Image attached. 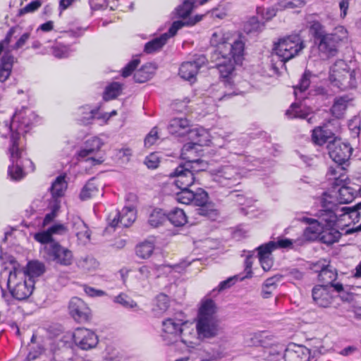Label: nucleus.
<instances>
[{
    "instance_id": "obj_1",
    "label": "nucleus",
    "mask_w": 361,
    "mask_h": 361,
    "mask_svg": "<svg viewBox=\"0 0 361 361\" xmlns=\"http://www.w3.org/2000/svg\"><path fill=\"white\" fill-rule=\"evenodd\" d=\"M180 191L176 192V200L177 202L185 204H194L197 208L195 209L196 214L207 217L211 220H215L219 216L218 209L212 202L209 201L207 192L202 189L197 188L192 191L189 188L180 189Z\"/></svg>"
},
{
    "instance_id": "obj_2",
    "label": "nucleus",
    "mask_w": 361,
    "mask_h": 361,
    "mask_svg": "<svg viewBox=\"0 0 361 361\" xmlns=\"http://www.w3.org/2000/svg\"><path fill=\"white\" fill-rule=\"evenodd\" d=\"M310 30L318 49L328 57L337 54L338 44L346 37V30L343 27H336L333 32L327 33L319 21H313Z\"/></svg>"
},
{
    "instance_id": "obj_3",
    "label": "nucleus",
    "mask_w": 361,
    "mask_h": 361,
    "mask_svg": "<svg viewBox=\"0 0 361 361\" xmlns=\"http://www.w3.org/2000/svg\"><path fill=\"white\" fill-rule=\"evenodd\" d=\"M361 78L360 69H350L342 60L337 61L330 69L331 85L341 91L355 89Z\"/></svg>"
},
{
    "instance_id": "obj_4",
    "label": "nucleus",
    "mask_w": 361,
    "mask_h": 361,
    "mask_svg": "<svg viewBox=\"0 0 361 361\" xmlns=\"http://www.w3.org/2000/svg\"><path fill=\"white\" fill-rule=\"evenodd\" d=\"M188 322L182 312L173 317H169L162 322L161 338L166 345H172L180 341L187 346L192 343L185 338V326Z\"/></svg>"
},
{
    "instance_id": "obj_5",
    "label": "nucleus",
    "mask_w": 361,
    "mask_h": 361,
    "mask_svg": "<svg viewBox=\"0 0 361 361\" xmlns=\"http://www.w3.org/2000/svg\"><path fill=\"white\" fill-rule=\"evenodd\" d=\"M35 281L26 278L23 269L14 267L8 271L7 287L13 299L23 300L28 298L34 290Z\"/></svg>"
},
{
    "instance_id": "obj_6",
    "label": "nucleus",
    "mask_w": 361,
    "mask_h": 361,
    "mask_svg": "<svg viewBox=\"0 0 361 361\" xmlns=\"http://www.w3.org/2000/svg\"><path fill=\"white\" fill-rule=\"evenodd\" d=\"M211 45L215 47L212 54V60H217L220 56H225L234 53L235 59H238L240 53H244L245 44L240 39L228 42L225 34L221 31L214 32L210 39Z\"/></svg>"
},
{
    "instance_id": "obj_7",
    "label": "nucleus",
    "mask_w": 361,
    "mask_h": 361,
    "mask_svg": "<svg viewBox=\"0 0 361 361\" xmlns=\"http://www.w3.org/2000/svg\"><path fill=\"white\" fill-rule=\"evenodd\" d=\"M304 47V42L298 35H290L274 44L272 57L276 56L284 63L297 56Z\"/></svg>"
},
{
    "instance_id": "obj_8",
    "label": "nucleus",
    "mask_w": 361,
    "mask_h": 361,
    "mask_svg": "<svg viewBox=\"0 0 361 361\" xmlns=\"http://www.w3.org/2000/svg\"><path fill=\"white\" fill-rule=\"evenodd\" d=\"M209 142L208 137H207L183 145L180 157L186 161L185 164H190L189 168L194 174L195 172L204 171L208 169L209 164L207 161L200 158L196 159L195 157L200 151L197 147L207 145Z\"/></svg>"
},
{
    "instance_id": "obj_9",
    "label": "nucleus",
    "mask_w": 361,
    "mask_h": 361,
    "mask_svg": "<svg viewBox=\"0 0 361 361\" xmlns=\"http://www.w3.org/2000/svg\"><path fill=\"white\" fill-rule=\"evenodd\" d=\"M169 132L178 137L188 135L192 142L208 137V133L203 129H191L190 121L185 118H174L168 126Z\"/></svg>"
},
{
    "instance_id": "obj_10",
    "label": "nucleus",
    "mask_w": 361,
    "mask_h": 361,
    "mask_svg": "<svg viewBox=\"0 0 361 361\" xmlns=\"http://www.w3.org/2000/svg\"><path fill=\"white\" fill-rule=\"evenodd\" d=\"M44 257L47 261L66 267L71 265L73 260L72 252L59 243H52L44 247Z\"/></svg>"
},
{
    "instance_id": "obj_11",
    "label": "nucleus",
    "mask_w": 361,
    "mask_h": 361,
    "mask_svg": "<svg viewBox=\"0 0 361 361\" xmlns=\"http://www.w3.org/2000/svg\"><path fill=\"white\" fill-rule=\"evenodd\" d=\"M329 157L334 161L342 165L345 164L352 155L353 148L348 142L339 137H334L326 146Z\"/></svg>"
},
{
    "instance_id": "obj_12",
    "label": "nucleus",
    "mask_w": 361,
    "mask_h": 361,
    "mask_svg": "<svg viewBox=\"0 0 361 361\" xmlns=\"http://www.w3.org/2000/svg\"><path fill=\"white\" fill-rule=\"evenodd\" d=\"M8 151L12 162V164L8 166V174L12 179L20 180L24 177L25 173L23 170V163L20 161L23 156V149L18 146L17 135H13L11 137V146Z\"/></svg>"
},
{
    "instance_id": "obj_13",
    "label": "nucleus",
    "mask_w": 361,
    "mask_h": 361,
    "mask_svg": "<svg viewBox=\"0 0 361 361\" xmlns=\"http://www.w3.org/2000/svg\"><path fill=\"white\" fill-rule=\"evenodd\" d=\"M239 54L238 59H235L234 53H231L228 56H220L217 60H212L216 62V67L219 72L220 77L225 79L223 82L224 85L226 83H230V76L234 71L235 64L240 63L242 61L243 53Z\"/></svg>"
},
{
    "instance_id": "obj_14",
    "label": "nucleus",
    "mask_w": 361,
    "mask_h": 361,
    "mask_svg": "<svg viewBox=\"0 0 361 361\" xmlns=\"http://www.w3.org/2000/svg\"><path fill=\"white\" fill-rule=\"evenodd\" d=\"M241 175L233 166H224L217 169L214 180L224 187H231L239 183Z\"/></svg>"
},
{
    "instance_id": "obj_15",
    "label": "nucleus",
    "mask_w": 361,
    "mask_h": 361,
    "mask_svg": "<svg viewBox=\"0 0 361 361\" xmlns=\"http://www.w3.org/2000/svg\"><path fill=\"white\" fill-rule=\"evenodd\" d=\"M73 337L75 344L84 350L95 348L99 341L98 337L94 331L85 328L76 329Z\"/></svg>"
},
{
    "instance_id": "obj_16",
    "label": "nucleus",
    "mask_w": 361,
    "mask_h": 361,
    "mask_svg": "<svg viewBox=\"0 0 361 361\" xmlns=\"http://www.w3.org/2000/svg\"><path fill=\"white\" fill-rule=\"evenodd\" d=\"M207 60L204 55L197 56L192 61H186L179 68V75L185 80L195 81L199 69L206 64Z\"/></svg>"
},
{
    "instance_id": "obj_17",
    "label": "nucleus",
    "mask_w": 361,
    "mask_h": 361,
    "mask_svg": "<svg viewBox=\"0 0 361 361\" xmlns=\"http://www.w3.org/2000/svg\"><path fill=\"white\" fill-rule=\"evenodd\" d=\"M302 221L308 224L309 226L304 230L302 235L296 239V246H302L307 242L318 239L321 231H322V226L317 223L316 219L303 217Z\"/></svg>"
},
{
    "instance_id": "obj_18",
    "label": "nucleus",
    "mask_w": 361,
    "mask_h": 361,
    "mask_svg": "<svg viewBox=\"0 0 361 361\" xmlns=\"http://www.w3.org/2000/svg\"><path fill=\"white\" fill-rule=\"evenodd\" d=\"M190 164H180L175 169L173 176L176 178L175 185L179 189L189 188L195 181V174L189 168Z\"/></svg>"
},
{
    "instance_id": "obj_19",
    "label": "nucleus",
    "mask_w": 361,
    "mask_h": 361,
    "mask_svg": "<svg viewBox=\"0 0 361 361\" xmlns=\"http://www.w3.org/2000/svg\"><path fill=\"white\" fill-rule=\"evenodd\" d=\"M196 327L199 336L204 338H214L221 329L217 319H198Z\"/></svg>"
},
{
    "instance_id": "obj_20",
    "label": "nucleus",
    "mask_w": 361,
    "mask_h": 361,
    "mask_svg": "<svg viewBox=\"0 0 361 361\" xmlns=\"http://www.w3.org/2000/svg\"><path fill=\"white\" fill-rule=\"evenodd\" d=\"M331 288L328 285H317L312 290V298L314 304L321 307H328L333 301Z\"/></svg>"
},
{
    "instance_id": "obj_21",
    "label": "nucleus",
    "mask_w": 361,
    "mask_h": 361,
    "mask_svg": "<svg viewBox=\"0 0 361 361\" xmlns=\"http://www.w3.org/2000/svg\"><path fill=\"white\" fill-rule=\"evenodd\" d=\"M322 207L324 208L319 212L318 219H316L322 228L334 227L338 220L337 214L331 209V202H327L324 198L321 200Z\"/></svg>"
},
{
    "instance_id": "obj_22",
    "label": "nucleus",
    "mask_w": 361,
    "mask_h": 361,
    "mask_svg": "<svg viewBox=\"0 0 361 361\" xmlns=\"http://www.w3.org/2000/svg\"><path fill=\"white\" fill-rule=\"evenodd\" d=\"M68 310L72 317L78 322H86L89 319L90 309L79 298H71Z\"/></svg>"
},
{
    "instance_id": "obj_23",
    "label": "nucleus",
    "mask_w": 361,
    "mask_h": 361,
    "mask_svg": "<svg viewBox=\"0 0 361 361\" xmlns=\"http://www.w3.org/2000/svg\"><path fill=\"white\" fill-rule=\"evenodd\" d=\"M30 120L27 118V109L23 107L20 110L16 111L11 118L10 125L11 130H16L13 135H17L18 140L21 133L26 132L25 128L30 125Z\"/></svg>"
},
{
    "instance_id": "obj_24",
    "label": "nucleus",
    "mask_w": 361,
    "mask_h": 361,
    "mask_svg": "<svg viewBox=\"0 0 361 361\" xmlns=\"http://www.w3.org/2000/svg\"><path fill=\"white\" fill-rule=\"evenodd\" d=\"M337 275L336 270L331 266L327 265L322 268L318 274V279L321 282L326 283L325 285H328L330 288H334L337 293H341L344 290L343 284L334 283Z\"/></svg>"
},
{
    "instance_id": "obj_25",
    "label": "nucleus",
    "mask_w": 361,
    "mask_h": 361,
    "mask_svg": "<svg viewBox=\"0 0 361 361\" xmlns=\"http://www.w3.org/2000/svg\"><path fill=\"white\" fill-rule=\"evenodd\" d=\"M310 352L303 345L289 346L285 351V361H309Z\"/></svg>"
},
{
    "instance_id": "obj_26",
    "label": "nucleus",
    "mask_w": 361,
    "mask_h": 361,
    "mask_svg": "<svg viewBox=\"0 0 361 361\" xmlns=\"http://www.w3.org/2000/svg\"><path fill=\"white\" fill-rule=\"evenodd\" d=\"M335 134L327 125L319 126L312 130V140L317 145H323L334 139Z\"/></svg>"
},
{
    "instance_id": "obj_27",
    "label": "nucleus",
    "mask_w": 361,
    "mask_h": 361,
    "mask_svg": "<svg viewBox=\"0 0 361 361\" xmlns=\"http://www.w3.org/2000/svg\"><path fill=\"white\" fill-rule=\"evenodd\" d=\"M195 361H212L219 358L218 352L209 346H202L192 353Z\"/></svg>"
},
{
    "instance_id": "obj_28",
    "label": "nucleus",
    "mask_w": 361,
    "mask_h": 361,
    "mask_svg": "<svg viewBox=\"0 0 361 361\" xmlns=\"http://www.w3.org/2000/svg\"><path fill=\"white\" fill-rule=\"evenodd\" d=\"M23 271L26 274V278L28 279L33 280L35 279L42 276L46 271V267L44 264L38 260L30 261Z\"/></svg>"
},
{
    "instance_id": "obj_29",
    "label": "nucleus",
    "mask_w": 361,
    "mask_h": 361,
    "mask_svg": "<svg viewBox=\"0 0 361 361\" xmlns=\"http://www.w3.org/2000/svg\"><path fill=\"white\" fill-rule=\"evenodd\" d=\"M157 66L153 63H147L138 69L133 75L135 82L143 83L149 80L154 74Z\"/></svg>"
},
{
    "instance_id": "obj_30",
    "label": "nucleus",
    "mask_w": 361,
    "mask_h": 361,
    "mask_svg": "<svg viewBox=\"0 0 361 361\" xmlns=\"http://www.w3.org/2000/svg\"><path fill=\"white\" fill-rule=\"evenodd\" d=\"M216 307L212 299L202 301L198 312V319H216L215 315Z\"/></svg>"
},
{
    "instance_id": "obj_31",
    "label": "nucleus",
    "mask_w": 361,
    "mask_h": 361,
    "mask_svg": "<svg viewBox=\"0 0 361 361\" xmlns=\"http://www.w3.org/2000/svg\"><path fill=\"white\" fill-rule=\"evenodd\" d=\"M14 62V57L9 53H5L1 59L0 63V82H5L10 76L13 65Z\"/></svg>"
},
{
    "instance_id": "obj_32",
    "label": "nucleus",
    "mask_w": 361,
    "mask_h": 361,
    "mask_svg": "<svg viewBox=\"0 0 361 361\" xmlns=\"http://www.w3.org/2000/svg\"><path fill=\"white\" fill-rule=\"evenodd\" d=\"M350 100L348 95L336 97L331 108V114L336 118L343 116Z\"/></svg>"
},
{
    "instance_id": "obj_33",
    "label": "nucleus",
    "mask_w": 361,
    "mask_h": 361,
    "mask_svg": "<svg viewBox=\"0 0 361 361\" xmlns=\"http://www.w3.org/2000/svg\"><path fill=\"white\" fill-rule=\"evenodd\" d=\"M341 237V233L334 227L322 228L319 239L326 245H332L337 242Z\"/></svg>"
},
{
    "instance_id": "obj_34",
    "label": "nucleus",
    "mask_w": 361,
    "mask_h": 361,
    "mask_svg": "<svg viewBox=\"0 0 361 361\" xmlns=\"http://www.w3.org/2000/svg\"><path fill=\"white\" fill-rule=\"evenodd\" d=\"M169 38L168 33H164L161 36L156 37L147 42L145 45V51L147 54H152L160 50L166 43Z\"/></svg>"
},
{
    "instance_id": "obj_35",
    "label": "nucleus",
    "mask_w": 361,
    "mask_h": 361,
    "mask_svg": "<svg viewBox=\"0 0 361 361\" xmlns=\"http://www.w3.org/2000/svg\"><path fill=\"white\" fill-rule=\"evenodd\" d=\"M166 216V220L175 226H182L187 222V216L184 211L179 208L173 209Z\"/></svg>"
},
{
    "instance_id": "obj_36",
    "label": "nucleus",
    "mask_w": 361,
    "mask_h": 361,
    "mask_svg": "<svg viewBox=\"0 0 361 361\" xmlns=\"http://www.w3.org/2000/svg\"><path fill=\"white\" fill-rule=\"evenodd\" d=\"M286 114L290 118L307 119L309 123H312V120L314 118L313 116L309 117L310 114L301 109L297 103L292 104L290 108L286 111Z\"/></svg>"
},
{
    "instance_id": "obj_37",
    "label": "nucleus",
    "mask_w": 361,
    "mask_h": 361,
    "mask_svg": "<svg viewBox=\"0 0 361 361\" xmlns=\"http://www.w3.org/2000/svg\"><path fill=\"white\" fill-rule=\"evenodd\" d=\"M121 212V226L123 227L130 226L136 219V212L133 207H125Z\"/></svg>"
},
{
    "instance_id": "obj_38",
    "label": "nucleus",
    "mask_w": 361,
    "mask_h": 361,
    "mask_svg": "<svg viewBox=\"0 0 361 361\" xmlns=\"http://www.w3.org/2000/svg\"><path fill=\"white\" fill-rule=\"evenodd\" d=\"M71 225L78 238L86 237L87 239L90 238V232L85 223L80 218H73Z\"/></svg>"
},
{
    "instance_id": "obj_39",
    "label": "nucleus",
    "mask_w": 361,
    "mask_h": 361,
    "mask_svg": "<svg viewBox=\"0 0 361 361\" xmlns=\"http://www.w3.org/2000/svg\"><path fill=\"white\" fill-rule=\"evenodd\" d=\"M169 306V297L164 293H160L156 298L155 305L152 309V312L155 316H159L167 310Z\"/></svg>"
},
{
    "instance_id": "obj_40",
    "label": "nucleus",
    "mask_w": 361,
    "mask_h": 361,
    "mask_svg": "<svg viewBox=\"0 0 361 361\" xmlns=\"http://www.w3.org/2000/svg\"><path fill=\"white\" fill-rule=\"evenodd\" d=\"M77 154L79 160L90 161L92 165L94 166L100 164L104 161L102 157H95V154L91 152V149H87L84 146L80 148Z\"/></svg>"
},
{
    "instance_id": "obj_41",
    "label": "nucleus",
    "mask_w": 361,
    "mask_h": 361,
    "mask_svg": "<svg viewBox=\"0 0 361 361\" xmlns=\"http://www.w3.org/2000/svg\"><path fill=\"white\" fill-rule=\"evenodd\" d=\"M66 187L67 183L65 180V176H58L51 187V192L53 198H57L63 196Z\"/></svg>"
},
{
    "instance_id": "obj_42",
    "label": "nucleus",
    "mask_w": 361,
    "mask_h": 361,
    "mask_svg": "<svg viewBox=\"0 0 361 361\" xmlns=\"http://www.w3.org/2000/svg\"><path fill=\"white\" fill-rule=\"evenodd\" d=\"M122 92V85L118 82H113L105 88L103 98L105 101L114 99L121 94Z\"/></svg>"
},
{
    "instance_id": "obj_43",
    "label": "nucleus",
    "mask_w": 361,
    "mask_h": 361,
    "mask_svg": "<svg viewBox=\"0 0 361 361\" xmlns=\"http://www.w3.org/2000/svg\"><path fill=\"white\" fill-rule=\"evenodd\" d=\"M98 192V188L94 183V180H90L82 188L80 194V198L82 200H87L97 195Z\"/></svg>"
},
{
    "instance_id": "obj_44",
    "label": "nucleus",
    "mask_w": 361,
    "mask_h": 361,
    "mask_svg": "<svg viewBox=\"0 0 361 361\" xmlns=\"http://www.w3.org/2000/svg\"><path fill=\"white\" fill-rule=\"evenodd\" d=\"M154 250V243L145 241L136 247V255L142 259H147L152 255Z\"/></svg>"
},
{
    "instance_id": "obj_45",
    "label": "nucleus",
    "mask_w": 361,
    "mask_h": 361,
    "mask_svg": "<svg viewBox=\"0 0 361 361\" xmlns=\"http://www.w3.org/2000/svg\"><path fill=\"white\" fill-rule=\"evenodd\" d=\"M195 0H185L183 4L178 6L176 9V16L180 18H189Z\"/></svg>"
},
{
    "instance_id": "obj_46",
    "label": "nucleus",
    "mask_w": 361,
    "mask_h": 361,
    "mask_svg": "<svg viewBox=\"0 0 361 361\" xmlns=\"http://www.w3.org/2000/svg\"><path fill=\"white\" fill-rule=\"evenodd\" d=\"M166 221V214L161 210L154 209L149 215L148 222L152 227H158Z\"/></svg>"
},
{
    "instance_id": "obj_47",
    "label": "nucleus",
    "mask_w": 361,
    "mask_h": 361,
    "mask_svg": "<svg viewBox=\"0 0 361 361\" xmlns=\"http://www.w3.org/2000/svg\"><path fill=\"white\" fill-rule=\"evenodd\" d=\"M311 73L309 71H305L302 78L300 80L299 83L295 87V94L297 97L298 90L300 92L305 91L310 86Z\"/></svg>"
},
{
    "instance_id": "obj_48",
    "label": "nucleus",
    "mask_w": 361,
    "mask_h": 361,
    "mask_svg": "<svg viewBox=\"0 0 361 361\" xmlns=\"http://www.w3.org/2000/svg\"><path fill=\"white\" fill-rule=\"evenodd\" d=\"M299 246H296V239L291 240L288 238H279L276 241H274L275 250L277 248L282 249H297Z\"/></svg>"
},
{
    "instance_id": "obj_49",
    "label": "nucleus",
    "mask_w": 361,
    "mask_h": 361,
    "mask_svg": "<svg viewBox=\"0 0 361 361\" xmlns=\"http://www.w3.org/2000/svg\"><path fill=\"white\" fill-rule=\"evenodd\" d=\"M305 4V0H279L278 8L283 11L286 8L301 7Z\"/></svg>"
},
{
    "instance_id": "obj_50",
    "label": "nucleus",
    "mask_w": 361,
    "mask_h": 361,
    "mask_svg": "<svg viewBox=\"0 0 361 361\" xmlns=\"http://www.w3.org/2000/svg\"><path fill=\"white\" fill-rule=\"evenodd\" d=\"M114 301L120 304L125 308H134L137 307V303L124 293H121L115 297Z\"/></svg>"
},
{
    "instance_id": "obj_51",
    "label": "nucleus",
    "mask_w": 361,
    "mask_h": 361,
    "mask_svg": "<svg viewBox=\"0 0 361 361\" xmlns=\"http://www.w3.org/2000/svg\"><path fill=\"white\" fill-rule=\"evenodd\" d=\"M35 239L44 245V247L52 243H57L53 239L51 234L48 230L36 233L35 235ZM43 250H44V247H43Z\"/></svg>"
},
{
    "instance_id": "obj_52",
    "label": "nucleus",
    "mask_w": 361,
    "mask_h": 361,
    "mask_svg": "<svg viewBox=\"0 0 361 361\" xmlns=\"http://www.w3.org/2000/svg\"><path fill=\"white\" fill-rule=\"evenodd\" d=\"M341 211L343 212L341 215L344 217L348 216L353 223L358 222L360 218V214L357 208L343 207Z\"/></svg>"
},
{
    "instance_id": "obj_53",
    "label": "nucleus",
    "mask_w": 361,
    "mask_h": 361,
    "mask_svg": "<svg viewBox=\"0 0 361 361\" xmlns=\"http://www.w3.org/2000/svg\"><path fill=\"white\" fill-rule=\"evenodd\" d=\"M102 145L103 142L99 138L97 137H93L88 139L85 142L83 146L86 147L87 149H91V152L95 154L97 152L100 150Z\"/></svg>"
},
{
    "instance_id": "obj_54",
    "label": "nucleus",
    "mask_w": 361,
    "mask_h": 361,
    "mask_svg": "<svg viewBox=\"0 0 361 361\" xmlns=\"http://www.w3.org/2000/svg\"><path fill=\"white\" fill-rule=\"evenodd\" d=\"M257 250H258V257H269L271 252L275 250L274 241H269L268 243L259 246Z\"/></svg>"
},
{
    "instance_id": "obj_55",
    "label": "nucleus",
    "mask_w": 361,
    "mask_h": 361,
    "mask_svg": "<svg viewBox=\"0 0 361 361\" xmlns=\"http://www.w3.org/2000/svg\"><path fill=\"white\" fill-rule=\"evenodd\" d=\"M228 197L230 200L235 202L240 205L248 204L250 203V200L245 197V195L242 192L238 190H233L230 192Z\"/></svg>"
},
{
    "instance_id": "obj_56",
    "label": "nucleus",
    "mask_w": 361,
    "mask_h": 361,
    "mask_svg": "<svg viewBox=\"0 0 361 361\" xmlns=\"http://www.w3.org/2000/svg\"><path fill=\"white\" fill-rule=\"evenodd\" d=\"M184 26H190L188 18H182L180 20L174 21L167 32L169 37L174 36L177 31Z\"/></svg>"
},
{
    "instance_id": "obj_57",
    "label": "nucleus",
    "mask_w": 361,
    "mask_h": 361,
    "mask_svg": "<svg viewBox=\"0 0 361 361\" xmlns=\"http://www.w3.org/2000/svg\"><path fill=\"white\" fill-rule=\"evenodd\" d=\"M140 59H134L131 60L123 69H122V76L124 78H127L130 76L132 73L135 70L137 66L140 63Z\"/></svg>"
},
{
    "instance_id": "obj_58",
    "label": "nucleus",
    "mask_w": 361,
    "mask_h": 361,
    "mask_svg": "<svg viewBox=\"0 0 361 361\" xmlns=\"http://www.w3.org/2000/svg\"><path fill=\"white\" fill-rule=\"evenodd\" d=\"M121 212L119 211H115L109 215L107 218L108 225L113 228L121 226Z\"/></svg>"
},
{
    "instance_id": "obj_59",
    "label": "nucleus",
    "mask_w": 361,
    "mask_h": 361,
    "mask_svg": "<svg viewBox=\"0 0 361 361\" xmlns=\"http://www.w3.org/2000/svg\"><path fill=\"white\" fill-rule=\"evenodd\" d=\"M42 6V2L36 0L27 4L24 8L20 9L19 16H23L28 13H32L37 11Z\"/></svg>"
},
{
    "instance_id": "obj_60",
    "label": "nucleus",
    "mask_w": 361,
    "mask_h": 361,
    "mask_svg": "<svg viewBox=\"0 0 361 361\" xmlns=\"http://www.w3.org/2000/svg\"><path fill=\"white\" fill-rule=\"evenodd\" d=\"M261 23L259 22L257 17H252L245 25V30L247 32L252 31H257L260 29Z\"/></svg>"
},
{
    "instance_id": "obj_61",
    "label": "nucleus",
    "mask_w": 361,
    "mask_h": 361,
    "mask_svg": "<svg viewBox=\"0 0 361 361\" xmlns=\"http://www.w3.org/2000/svg\"><path fill=\"white\" fill-rule=\"evenodd\" d=\"M70 353L68 349L59 350L54 353L53 361H71Z\"/></svg>"
},
{
    "instance_id": "obj_62",
    "label": "nucleus",
    "mask_w": 361,
    "mask_h": 361,
    "mask_svg": "<svg viewBox=\"0 0 361 361\" xmlns=\"http://www.w3.org/2000/svg\"><path fill=\"white\" fill-rule=\"evenodd\" d=\"M145 164L149 169H156L159 164V157L155 153H152L145 158Z\"/></svg>"
},
{
    "instance_id": "obj_63",
    "label": "nucleus",
    "mask_w": 361,
    "mask_h": 361,
    "mask_svg": "<svg viewBox=\"0 0 361 361\" xmlns=\"http://www.w3.org/2000/svg\"><path fill=\"white\" fill-rule=\"evenodd\" d=\"M158 139V130L156 127L153 128L145 139V145L150 147L155 143Z\"/></svg>"
},
{
    "instance_id": "obj_64",
    "label": "nucleus",
    "mask_w": 361,
    "mask_h": 361,
    "mask_svg": "<svg viewBox=\"0 0 361 361\" xmlns=\"http://www.w3.org/2000/svg\"><path fill=\"white\" fill-rule=\"evenodd\" d=\"M52 54L59 59L66 58L68 56V49L66 47L54 46L52 47Z\"/></svg>"
}]
</instances>
